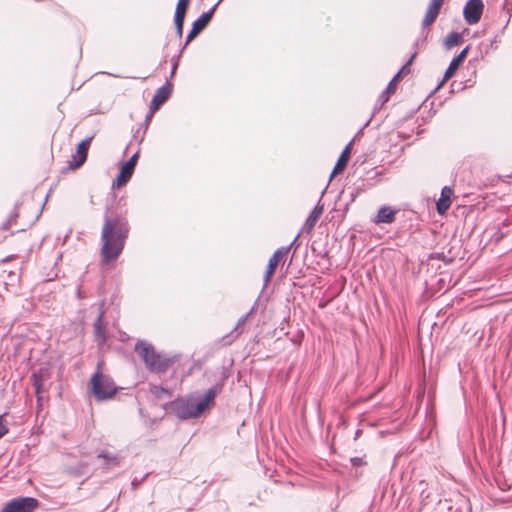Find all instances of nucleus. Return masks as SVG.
Listing matches in <instances>:
<instances>
[{"instance_id": "12", "label": "nucleus", "mask_w": 512, "mask_h": 512, "mask_svg": "<svg viewBox=\"0 0 512 512\" xmlns=\"http://www.w3.org/2000/svg\"><path fill=\"white\" fill-rule=\"evenodd\" d=\"M469 49H470L469 46L465 47L457 56H455L452 59L448 68L445 71L444 78L440 84H442L444 81H446V80L450 79L452 76H454V74L458 70L459 66L466 58V56L469 52Z\"/></svg>"}, {"instance_id": "11", "label": "nucleus", "mask_w": 512, "mask_h": 512, "mask_svg": "<svg viewBox=\"0 0 512 512\" xmlns=\"http://www.w3.org/2000/svg\"><path fill=\"white\" fill-rule=\"evenodd\" d=\"M171 91H172V84L169 82H167L165 85L158 88V90L156 91V94L154 95V97L151 101L150 109L152 111L159 109V107L168 100Z\"/></svg>"}, {"instance_id": "18", "label": "nucleus", "mask_w": 512, "mask_h": 512, "mask_svg": "<svg viewBox=\"0 0 512 512\" xmlns=\"http://www.w3.org/2000/svg\"><path fill=\"white\" fill-rule=\"evenodd\" d=\"M323 209H324V206L318 204L311 211L310 215L308 216V218L306 219L305 224H304V227L308 232H310L314 228L316 222L318 221L321 214L323 213Z\"/></svg>"}, {"instance_id": "6", "label": "nucleus", "mask_w": 512, "mask_h": 512, "mask_svg": "<svg viewBox=\"0 0 512 512\" xmlns=\"http://www.w3.org/2000/svg\"><path fill=\"white\" fill-rule=\"evenodd\" d=\"M483 9L484 5L482 0H469L463 9L465 21L470 25L478 23L481 19Z\"/></svg>"}, {"instance_id": "27", "label": "nucleus", "mask_w": 512, "mask_h": 512, "mask_svg": "<svg viewBox=\"0 0 512 512\" xmlns=\"http://www.w3.org/2000/svg\"><path fill=\"white\" fill-rule=\"evenodd\" d=\"M414 55L407 61V63L399 70L398 73H400V77L402 75L408 74L410 72L409 66L411 65L413 61Z\"/></svg>"}, {"instance_id": "17", "label": "nucleus", "mask_w": 512, "mask_h": 512, "mask_svg": "<svg viewBox=\"0 0 512 512\" xmlns=\"http://www.w3.org/2000/svg\"><path fill=\"white\" fill-rule=\"evenodd\" d=\"M98 458L103 460V466L105 469L114 468L120 464V457L108 451H101L98 454Z\"/></svg>"}, {"instance_id": "31", "label": "nucleus", "mask_w": 512, "mask_h": 512, "mask_svg": "<svg viewBox=\"0 0 512 512\" xmlns=\"http://www.w3.org/2000/svg\"><path fill=\"white\" fill-rule=\"evenodd\" d=\"M177 67H178V62L174 61L173 65H172L171 76H173L175 74Z\"/></svg>"}, {"instance_id": "16", "label": "nucleus", "mask_w": 512, "mask_h": 512, "mask_svg": "<svg viewBox=\"0 0 512 512\" xmlns=\"http://www.w3.org/2000/svg\"><path fill=\"white\" fill-rule=\"evenodd\" d=\"M218 5L219 4L216 2L207 12H204L197 20L193 22V26L202 32L211 21Z\"/></svg>"}, {"instance_id": "20", "label": "nucleus", "mask_w": 512, "mask_h": 512, "mask_svg": "<svg viewBox=\"0 0 512 512\" xmlns=\"http://www.w3.org/2000/svg\"><path fill=\"white\" fill-rule=\"evenodd\" d=\"M439 12H440V7L430 4L428 6V9L426 11L425 17L422 22L423 27L424 28L429 27L436 20Z\"/></svg>"}, {"instance_id": "21", "label": "nucleus", "mask_w": 512, "mask_h": 512, "mask_svg": "<svg viewBox=\"0 0 512 512\" xmlns=\"http://www.w3.org/2000/svg\"><path fill=\"white\" fill-rule=\"evenodd\" d=\"M461 41V35L458 32H451L447 35L444 41L445 48L447 50L457 46Z\"/></svg>"}, {"instance_id": "19", "label": "nucleus", "mask_w": 512, "mask_h": 512, "mask_svg": "<svg viewBox=\"0 0 512 512\" xmlns=\"http://www.w3.org/2000/svg\"><path fill=\"white\" fill-rule=\"evenodd\" d=\"M149 392L155 400L170 399L172 397L170 390L158 385L150 384Z\"/></svg>"}, {"instance_id": "3", "label": "nucleus", "mask_w": 512, "mask_h": 512, "mask_svg": "<svg viewBox=\"0 0 512 512\" xmlns=\"http://www.w3.org/2000/svg\"><path fill=\"white\" fill-rule=\"evenodd\" d=\"M102 365L103 362L98 363L97 370L92 375L89 383L90 390L98 401L112 399L118 392V387L113 379L102 373Z\"/></svg>"}, {"instance_id": "2", "label": "nucleus", "mask_w": 512, "mask_h": 512, "mask_svg": "<svg viewBox=\"0 0 512 512\" xmlns=\"http://www.w3.org/2000/svg\"><path fill=\"white\" fill-rule=\"evenodd\" d=\"M134 350L150 372L164 373L171 368L178 359L175 355L167 356L158 352L154 345L144 340H139L135 344Z\"/></svg>"}, {"instance_id": "7", "label": "nucleus", "mask_w": 512, "mask_h": 512, "mask_svg": "<svg viewBox=\"0 0 512 512\" xmlns=\"http://www.w3.org/2000/svg\"><path fill=\"white\" fill-rule=\"evenodd\" d=\"M298 237H299V234L296 235L294 240L288 246H283V247L278 248L274 252L272 257L269 259L267 270H266V273L264 275V282H265V284H267L270 281L271 276L274 273L275 268L278 265L279 261L281 260V258L285 254H287L290 251L291 247L294 245V243L296 242Z\"/></svg>"}, {"instance_id": "28", "label": "nucleus", "mask_w": 512, "mask_h": 512, "mask_svg": "<svg viewBox=\"0 0 512 512\" xmlns=\"http://www.w3.org/2000/svg\"><path fill=\"white\" fill-rule=\"evenodd\" d=\"M391 94H393V92L388 91L387 89H385L382 92V94L379 97V101L381 102V105H383L384 103H386L389 100V97Z\"/></svg>"}, {"instance_id": "25", "label": "nucleus", "mask_w": 512, "mask_h": 512, "mask_svg": "<svg viewBox=\"0 0 512 512\" xmlns=\"http://www.w3.org/2000/svg\"><path fill=\"white\" fill-rule=\"evenodd\" d=\"M104 330H105L104 322H96L95 323V332H96L97 336L99 338H101L102 341H104V339H105Z\"/></svg>"}, {"instance_id": "15", "label": "nucleus", "mask_w": 512, "mask_h": 512, "mask_svg": "<svg viewBox=\"0 0 512 512\" xmlns=\"http://www.w3.org/2000/svg\"><path fill=\"white\" fill-rule=\"evenodd\" d=\"M351 145H352V141L342 151L340 157L338 158V161L336 162V165L334 166V169L331 173L330 178H332L334 175H336L338 173H341L345 169V167L349 161Z\"/></svg>"}, {"instance_id": "8", "label": "nucleus", "mask_w": 512, "mask_h": 512, "mask_svg": "<svg viewBox=\"0 0 512 512\" xmlns=\"http://www.w3.org/2000/svg\"><path fill=\"white\" fill-rule=\"evenodd\" d=\"M92 139L93 136L87 137L78 144L76 153L72 155L71 160L68 162L71 169H78L85 163Z\"/></svg>"}, {"instance_id": "32", "label": "nucleus", "mask_w": 512, "mask_h": 512, "mask_svg": "<svg viewBox=\"0 0 512 512\" xmlns=\"http://www.w3.org/2000/svg\"><path fill=\"white\" fill-rule=\"evenodd\" d=\"M76 293H77V297H78L79 299H82V298H84V297H85V295L83 294V291L81 290V288H80V287H78V288H77V292H76Z\"/></svg>"}, {"instance_id": "5", "label": "nucleus", "mask_w": 512, "mask_h": 512, "mask_svg": "<svg viewBox=\"0 0 512 512\" xmlns=\"http://www.w3.org/2000/svg\"><path fill=\"white\" fill-rule=\"evenodd\" d=\"M39 501L33 497H17L8 501L1 512H34Z\"/></svg>"}, {"instance_id": "36", "label": "nucleus", "mask_w": 512, "mask_h": 512, "mask_svg": "<svg viewBox=\"0 0 512 512\" xmlns=\"http://www.w3.org/2000/svg\"><path fill=\"white\" fill-rule=\"evenodd\" d=\"M223 0H218L217 3L220 4Z\"/></svg>"}, {"instance_id": "10", "label": "nucleus", "mask_w": 512, "mask_h": 512, "mask_svg": "<svg viewBox=\"0 0 512 512\" xmlns=\"http://www.w3.org/2000/svg\"><path fill=\"white\" fill-rule=\"evenodd\" d=\"M189 4H190V0H178L177 6H176L174 23H175L176 33L179 38L182 37L183 25H184L185 16H186Z\"/></svg>"}, {"instance_id": "24", "label": "nucleus", "mask_w": 512, "mask_h": 512, "mask_svg": "<svg viewBox=\"0 0 512 512\" xmlns=\"http://www.w3.org/2000/svg\"><path fill=\"white\" fill-rule=\"evenodd\" d=\"M200 33L201 32L192 25V29L189 32V34L187 35L186 41H185L182 49H184L188 45V43L191 42Z\"/></svg>"}, {"instance_id": "14", "label": "nucleus", "mask_w": 512, "mask_h": 512, "mask_svg": "<svg viewBox=\"0 0 512 512\" xmlns=\"http://www.w3.org/2000/svg\"><path fill=\"white\" fill-rule=\"evenodd\" d=\"M451 195H452V190L447 186L443 187V189L441 191V196L436 204L437 212L440 215H443L449 209V207L451 205V200H450Z\"/></svg>"}, {"instance_id": "26", "label": "nucleus", "mask_w": 512, "mask_h": 512, "mask_svg": "<svg viewBox=\"0 0 512 512\" xmlns=\"http://www.w3.org/2000/svg\"><path fill=\"white\" fill-rule=\"evenodd\" d=\"M400 79V73H397L393 78L392 80L389 82V84L387 85L386 89L388 91H391V92H395L396 90V82Z\"/></svg>"}, {"instance_id": "29", "label": "nucleus", "mask_w": 512, "mask_h": 512, "mask_svg": "<svg viewBox=\"0 0 512 512\" xmlns=\"http://www.w3.org/2000/svg\"><path fill=\"white\" fill-rule=\"evenodd\" d=\"M352 463L354 466H359L362 464V459L361 458H358V457H355L352 459Z\"/></svg>"}, {"instance_id": "1", "label": "nucleus", "mask_w": 512, "mask_h": 512, "mask_svg": "<svg viewBox=\"0 0 512 512\" xmlns=\"http://www.w3.org/2000/svg\"><path fill=\"white\" fill-rule=\"evenodd\" d=\"M130 232V225L123 215L105 216L101 232V260L104 264L116 261L122 253Z\"/></svg>"}, {"instance_id": "35", "label": "nucleus", "mask_w": 512, "mask_h": 512, "mask_svg": "<svg viewBox=\"0 0 512 512\" xmlns=\"http://www.w3.org/2000/svg\"><path fill=\"white\" fill-rule=\"evenodd\" d=\"M102 318H103V313L100 312L96 320H102Z\"/></svg>"}, {"instance_id": "23", "label": "nucleus", "mask_w": 512, "mask_h": 512, "mask_svg": "<svg viewBox=\"0 0 512 512\" xmlns=\"http://www.w3.org/2000/svg\"><path fill=\"white\" fill-rule=\"evenodd\" d=\"M9 432L7 422L4 415H0V439Z\"/></svg>"}, {"instance_id": "30", "label": "nucleus", "mask_w": 512, "mask_h": 512, "mask_svg": "<svg viewBox=\"0 0 512 512\" xmlns=\"http://www.w3.org/2000/svg\"><path fill=\"white\" fill-rule=\"evenodd\" d=\"M444 0H431V3L432 5H436L437 7H440L442 6Z\"/></svg>"}, {"instance_id": "22", "label": "nucleus", "mask_w": 512, "mask_h": 512, "mask_svg": "<svg viewBox=\"0 0 512 512\" xmlns=\"http://www.w3.org/2000/svg\"><path fill=\"white\" fill-rule=\"evenodd\" d=\"M216 396V390L215 389H209L205 395V398L198 403H204L205 409H207L210 405V403L213 402L214 398Z\"/></svg>"}, {"instance_id": "13", "label": "nucleus", "mask_w": 512, "mask_h": 512, "mask_svg": "<svg viewBox=\"0 0 512 512\" xmlns=\"http://www.w3.org/2000/svg\"><path fill=\"white\" fill-rule=\"evenodd\" d=\"M395 214L396 210L392 209L390 206H382L377 213L376 218L374 219V222L379 223H385V224H391L395 221Z\"/></svg>"}, {"instance_id": "34", "label": "nucleus", "mask_w": 512, "mask_h": 512, "mask_svg": "<svg viewBox=\"0 0 512 512\" xmlns=\"http://www.w3.org/2000/svg\"><path fill=\"white\" fill-rule=\"evenodd\" d=\"M248 316H249V313H247V314H245V315L241 316V317L239 318V320L246 321V320H247V318H248Z\"/></svg>"}, {"instance_id": "33", "label": "nucleus", "mask_w": 512, "mask_h": 512, "mask_svg": "<svg viewBox=\"0 0 512 512\" xmlns=\"http://www.w3.org/2000/svg\"><path fill=\"white\" fill-rule=\"evenodd\" d=\"M35 386H36V392L38 393L40 390V383L38 382V380H35Z\"/></svg>"}, {"instance_id": "9", "label": "nucleus", "mask_w": 512, "mask_h": 512, "mask_svg": "<svg viewBox=\"0 0 512 512\" xmlns=\"http://www.w3.org/2000/svg\"><path fill=\"white\" fill-rule=\"evenodd\" d=\"M139 157V153L136 152L133 154L130 159L122 165L120 168L119 175L116 179V181L113 183V186L122 187L124 186L132 177L135 166L137 164Z\"/></svg>"}, {"instance_id": "4", "label": "nucleus", "mask_w": 512, "mask_h": 512, "mask_svg": "<svg viewBox=\"0 0 512 512\" xmlns=\"http://www.w3.org/2000/svg\"><path fill=\"white\" fill-rule=\"evenodd\" d=\"M169 407L181 419L196 418L205 410L204 403H194L182 398L172 401Z\"/></svg>"}]
</instances>
